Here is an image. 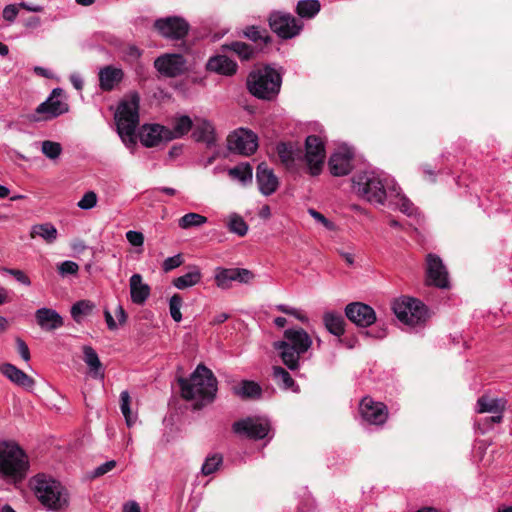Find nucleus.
I'll return each instance as SVG.
<instances>
[{"label": "nucleus", "instance_id": "f257e3e1", "mask_svg": "<svg viewBox=\"0 0 512 512\" xmlns=\"http://www.w3.org/2000/svg\"><path fill=\"white\" fill-rule=\"evenodd\" d=\"M181 396L194 401V408L201 409L212 403L216 398L218 381L213 372L204 364L197 365L189 378L178 379Z\"/></svg>", "mask_w": 512, "mask_h": 512}, {"label": "nucleus", "instance_id": "f03ea898", "mask_svg": "<svg viewBox=\"0 0 512 512\" xmlns=\"http://www.w3.org/2000/svg\"><path fill=\"white\" fill-rule=\"evenodd\" d=\"M30 487L37 500L48 511L61 512L69 504L66 488L50 475L36 474L30 480Z\"/></svg>", "mask_w": 512, "mask_h": 512}, {"label": "nucleus", "instance_id": "7ed1b4c3", "mask_svg": "<svg viewBox=\"0 0 512 512\" xmlns=\"http://www.w3.org/2000/svg\"><path fill=\"white\" fill-rule=\"evenodd\" d=\"M353 190L364 200L373 204H384L388 194L396 193L393 181L375 171H364L356 174L353 179Z\"/></svg>", "mask_w": 512, "mask_h": 512}, {"label": "nucleus", "instance_id": "20e7f679", "mask_svg": "<svg viewBox=\"0 0 512 512\" xmlns=\"http://www.w3.org/2000/svg\"><path fill=\"white\" fill-rule=\"evenodd\" d=\"M30 467L25 451L15 442H0V477L6 482H22Z\"/></svg>", "mask_w": 512, "mask_h": 512}, {"label": "nucleus", "instance_id": "39448f33", "mask_svg": "<svg viewBox=\"0 0 512 512\" xmlns=\"http://www.w3.org/2000/svg\"><path fill=\"white\" fill-rule=\"evenodd\" d=\"M281 84V75L269 65L252 70L247 77L248 91L262 100L275 99L280 92Z\"/></svg>", "mask_w": 512, "mask_h": 512}, {"label": "nucleus", "instance_id": "423d86ee", "mask_svg": "<svg viewBox=\"0 0 512 512\" xmlns=\"http://www.w3.org/2000/svg\"><path fill=\"white\" fill-rule=\"evenodd\" d=\"M139 96L133 94L129 100L120 102L115 113L117 132L122 141L135 144V131L139 124Z\"/></svg>", "mask_w": 512, "mask_h": 512}, {"label": "nucleus", "instance_id": "0eeeda50", "mask_svg": "<svg viewBox=\"0 0 512 512\" xmlns=\"http://www.w3.org/2000/svg\"><path fill=\"white\" fill-rule=\"evenodd\" d=\"M393 311L402 323L415 327L428 319V310L423 302L412 297H401L393 303Z\"/></svg>", "mask_w": 512, "mask_h": 512}, {"label": "nucleus", "instance_id": "6e6552de", "mask_svg": "<svg viewBox=\"0 0 512 512\" xmlns=\"http://www.w3.org/2000/svg\"><path fill=\"white\" fill-rule=\"evenodd\" d=\"M271 30L282 39H291L297 36L303 28L302 21L285 12L275 11L269 15Z\"/></svg>", "mask_w": 512, "mask_h": 512}, {"label": "nucleus", "instance_id": "1a4fd4ad", "mask_svg": "<svg viewBox=\"0 0 512 512\" xmlns=\"http://www.w3.org/2000/svg\"><path fill=\"white\" fill-rule=\"evenodd\" d=\"M258 148L257 135L245 128L231 132L227 137V149L235 154L250 156Z\"/></svg>", "mask_w": 512, "mask_h": 512}, {"label": "nucleus", "instance_id": "9d476101", "mask_svg": "<svg viewBox=\"0 0 512 512\" xmlns=\"http://www.w3.org/2000/svg\"><path fill=\"white\" fill-rule=\"evenodd\" d=\"M61 94L62 89H53L50 96L36 108L32 120L47 121L68 112V104L59 99Z\"/></svg>", "mask_w": 512, "mask_h": 512}, {"label": "nucleus", "instance_id": "9b49d317", "mask_svg": "<svg viewBox=\"0 0 512 512\" xmlns=\"http://www.w3.org/2000/svg\"><path fill=\"white\" fill-rule=\"evenodd\" d=\"M305 161L312 176H317L322 170L325 158V144L319 136L309 135L305 140Z\"/></svg>", "mask_w": 512, "mask_h": 512}, {"label": "nucleus", "instance_id": "f8f14e48", "mask_svg": "<svg viewBox=\"0 0 512 512\" xmlns=\"http://www.w3.org/2000/svg\"><path fill=\"white\" fill-rule=\"evenodd\" d=\"M232 430L239 436L260 440L268 435L270 425L267 420L256 417H246L234 422Z\"/></svg>", "mask_w": 512, "mask_h": 512}, {"label": "nucleus", "instance_id": "ddd939ff", "mask_svg": "<svg viewBox=\"0 0 512 512\" xmlns=\"http://www.w3.org/2000/svg\"><path fill=\"white\" fill-rule=\"evenodd\" d=\"M154 27L162 37L170 40H180L188 34L190 26L182 17L169 16L157 19L154 22Z\"/></svg>", "mask_w": 512, "mask_h": 512}, {"label": "nucleus", "instance_id": "4468645a", "mask_svg": "<svg viewBox=\"0 0 512 512\" xmlns=\"http://www.w3.org/2000/svg\"><path fill=\"white\" fill-rule=\"evenodd\" d=\"M254 278L252 271L245 268H223L215 269L214 280L218 288L226 290L231 288L232 282L249 283Z\"/></svg>", "mask_w": 512, "mask_h": 512}, {"label": "nucleus", "instance_id": "2eb2a0df", "mask_svg": "<svg viewBox=\"0 0 512 512\" xmlns=\"http://www.w3.org/2000/svg\"><path fill=\"white\" fill-rule=\"evenodd\" d=\"M427 283L440 289L449 287L448 271L442 259L433 253L426 256Z\"/></svg>", "mask_w": 512, "mask_h": 512}, {"label": "nucleus", "instance_id": "dca6fc26", "mask_svg": "<svg viewBox=\"0 0 512 512\" xmlns=\"http://www.w3.org/2000/svg\"><path fill=\"white\" fill-rule=\"evenodd\" d=\"M155 69L163 76L177 77L186 71V60L178 53H166L154 60Z\"/></svg>", "mask_w": 512, "mask_h": 512}, {"label": "nucleus", "instance_id": "f3484780", "mask_svg": "<svg viewBox=\"0 0 512 512\" xmlns=\"http://www.w3.org/2000/svg\"><path fill=\"white\" fill-rule=\"evenodd\" d=\"M345 316L358 327H369L377 320L374 309L362 302H352L345 307Z\"/></svg>", "mask_w": 512, "mask_h": 512}, {"label": "nucleus", "instance_id": "a211bd4d", "mask_svg": "<svg viewBox=\"0 0 512 512\" xmlns=\"http://www.w3.org/2000/svg\"><path fill=\"white\" fill-rule=\"evenodd\" d=\"M359 411L363 420L372 425H382L388 417L386 405L376 402L370 397H364L361 400Z\"/></svg>", "mask_w": 512, "mask_h": 512}, {"label": "nucleus", "instance_id": "6ab92c4d", "mask_svg": "<svg viewBox=\"0 0 512 512\" xmlns=\"http://www.w3.org/2000/svg\"><path fill=\"white\" fill-rule=\"evenodd\" d=\"M256 182L258 189L264 196H270L275 193L279 187L278 177L273 169L269 168L264 162L260 163L256 169Z\"/></svg>", "mask_w": 512, "mask_h": 512}, {"label": "nucleus", "instance_id": "aec40b11", "mask_svg": "<svg viewBox=\"0 0 512 512\" xmlns=\"http://www.w3.org/2000/svg\"><path fill=\"white\" fill-rule=\"evenodd\" d=\"M353 157V152L346 148L333 153L328 162L331 174L337 177L348 175L353 169Z\"/></svg>", "mask_w": 512, "mask_h": 512}, {"label": "nucleus", "instance_id": "412c9836", "mask_svg": "<svg viewBox=\"0 0 512 512\" xmlns=\"http://www.w3.org/2000/svg\"><path fill=\"white\" fill-rule=\"evenodd\" d=\"M192 137L196 142L205 143L207 148L217 146L218 138L215 126L207 119H196Z\"/></svg>", "mask_w": 512, "mask_h": 512}, {"label": "nucleus", "instance_id": "4be33fe9", "mask_svg": "<svg viewBox=\"0 0 512 512\" xmlns=\"http://www.w3.org/2000/svg\"><path fill=\"white\" fill-rule=\"evenodd\" d=\"M167 127L160 124H145L142 126L139 136L142 145L155 147L162 141H168Z\"/></svg>", "mask_w": 512, "mask_h": 512}, {"label": "nucleus", "instance_id": "5701e85b", "mask_svg": "<svg viewBox=\"0 0 512 512\" xmlns=\"http://www.w3.org/2000/svg\"><path fill=\"white\" fill-rule=\"evenodd\" d=\"M99 87L102 91H112L124 78L121 68L107 65L99 71Z\"/></svg>", "mask_w": 512, "mask_h": 512}, {"label": "nucleus", "instance_id": "b1692460", "mask_svg": "<svg viewBox=\"0 0 512 512\" xmlns=\"http://www.w3.org/2000/svg\"><path fill=\"white\" fill-rule=\"evenodd\" d=\"M0 372L7 377L12 383L25 389H32L35 381L24 371L17 368L13 364L4 363L0 366Z\"/></svg>", "mask_w": 512, "mask_h": 512}, {"label": "nucleus", "instance_id": "393cba45", "mask_svg": "<svg viewBox=\"0 0 512 512\" xmlns=\"http://www.w3.org/2000/svg\"><path fill=\"white\" fill-rule=\"evenodd\" d=\"M37 324L47 331L60 328L63 325L62 316L54 309L40 308L35 313Z\"/></svg>", "mask_w": 512, "mask_h": 512}, {"label": "nucleus", "instance_id": "a878e982", "mask_svg": "<svg viewBox=\"0 0 512 512\" xmlns=\"http://www.w3.org/2000/svg\"><path fill=\"white\" fill-rule=\"evenodd\" d=\"M288 345H291L300 352H306L312 345V339L309 334L302 328L287 329L284 331V340Z\"/></svg>", "mask_w": 512, "mask_h": 512}, {"label": "nucleus", "instance_id": "bb28decb", "mask_svg": "<svg viewBox=\"0 0 512 512\" xmlns=\"http://www.w3.org/2000/svg\"><path fill=\"white\" fill-rule=\"evenodd\" d=\"M206 67L209 71L225 76H232L237 72L238 66L236 62L226 55H216L208 60Z\"/></svg>", "mask_w": 512, "mask_h": 512}, {"label": "nucleus", "instance_id": "cd10ccee", "mask_svg": "<svg viewBox=\"0 0 512 512\" xmlns=\"http://www.w3.org/2000/svg\"><path fill=\"white\" fill-rule=\"evenodd\" d=\"M130 296L131 301L137 305H142L150 296V287L148 284L143 283V278L140 274H133L130 277Z\"/></svg>", "mask_w": 512, "mask_h": 512}, {"label": "nucleus", "instance_id": "c85d7f7f", "mask_svg": "<svg viewBox=\"0 0 512 512\" xmlns=\"http://www.w3.org/2000/svg\"><path fill=\"white\" fill-rule=\"evenodd\" d=\"M275 350L279 351L282 362L290 369L296 370L299 367V358L304 352L295 349L282 341L274 343Z\"/></svg>", "mask_w": 512, "mask_h": 512}, {"label": "nucleus", "instance_id": "c756f323", "mask_svg": "<svg viewBox=\"0 0 512 512\" xmlns=\"http://www.w3.org/2000/svg\"><path fill=\"white\" fill-rule=\"evenodd\" d=\"M277 155L286 168L293 167L294 161L301 158V149L292 142H280L276 146Z\"/></svg>", "mask_w": 512, "mask_h": 512}, {"label": "nucleus", "instance_id": "7c9ffc66", "mask_svg": "<svg viewBox=\"0 0 512 512\" xmlns=\"http://www.w3.org/2000/svg\"><path fill=\"white\" fill-rule=\"evenodd\" d=\"M232 391L241 399H260L262 396L261 386L252 380H242Z\"/></svg>", "mask_w": 512, "mask_h": 512}, {"label": "nucleus", "instance_id": "2f4dec72", "mask_svg": "<svg viewBox=\"0 0 512 512\" xmlns=\"http://www.w3.org/2000/svg\"><path fill=\"white\" fill-rule=\"evenodd\" d=\"M193 128V121L187 115L176 116L173 122L172 129L167 128V140H174L182 138L187 135Z\"/></svg>", "mask_w": 512, "mask_h": 512}, {"label": "nucleus", "instance_id": "473e14b6", "mask_svg": "<svg viewBox=\"0 0 512 512\" xmlns=\"http://www.w3.org/2000/svg\"><path fill=\"white\" fill-rule=\"evenodd\" d=\"M83 361L87 364L94 378H103L104 370L95 349L89 345L82 347Z\"/></svg>", "mask_w": 512, "mask_h": 512}, {"label": "nucleus", "instance_id": "72a5a7b5", "mask_svg": "<svg viewBox=\"0 0 512 512\" xmlns=\"http://www.w3.org/2000/svg\"><path fill=\"white\" fill-rule=\"evenodd\" d=\"M325 328L333 335L340 337L345 332L344 317L335 311H327L323 315Z\"/></svg>", "mask_w": 512, "mask_h": 512}, {"label": "nucleus", "instance_id": "f704fd0d", "mask_svg": "<svg viewBox=\"0 0 512 512\" xmlns=\"http://www.w3.org/2000/svg\"><path fill=\"white\" fill-rule=\"evenodd\" d=\"M31 237H41L46 243L52 244L58 237V231L52 223H42L33 225L31 228Z\"/></svg>", "mask_w": 512, "mask_h": 512}, {"label": "nucleus", "instance_id": "c9c22d12", "mask_svg": "<svg viewBox=\"0 0 512 512\" xmlns=\"http://www.w3.org/2000/svg\"><path fill=\"white\" fill-rule=\"evenodd\" d=\"M201 278L202 273L200 269L197 266H193L187 273L175 278L173 280V285L177 289L183 290L198 284L201 281Z\"/></svg>", "mask_w": 512, "mask_h": 512}, {"label": "nucleus", "instance_id": "e433bc0d", "mask_svg": "<svg viewBox=\"0 0 512 512\" xmlns=\"http://www.w3.org/2000/svg\"><path fill=\"white\" fill-rule=\"evenodd\" d=\"M273 378L277 385L284 390H292L294 392H298V386L296 385L294 379L291 377L288 371H286L281 366L273 367Z\"/></svg>", "mask_w": 512, "mask_h": 512}, {"label": "nucleus", "instance_id": "4c0bfd02", "mask_svg": "<svg viewBox=\"0 0 512 512\" xmlns=\"http://www.w3.org/2000/svg\"><path fill=\"white\" fill-rule=\"evenodd\" d=\"M505 406V401L502 399L490 398L488 396H482L477 401V412L478 413H502Z\"/></svg>", "mask_w": 512, "mask_h": 512}, {"label": "nucleus", "instance_id": "58836bf2", "mask_svg": "<svg viewBox=\"0 0 512 512\" xmlns=\"http://www.w3.org/2000/svg\"><path fill=\"white\" fill-rule=\"evenodd\" d=\"M223 49L233 52L243 61L250 60L255 53V50L251 45L240 41L225 44L223 45Z\"/></svg>", "mask_w": 512, "mask_h": 512}, {"label": "nucleus", "instance_id": "ea45409f", "mask_svg": "<svg viewBox=\"0 0 512 512\" xmlns=\"http://www.w3.org/2000/svg\"><path fill=\"white\" fill-rule=\"evenodd\" d=\"M252 166L249 163H241L228 170V174L231 178L240 181L243 184L252 181Z\"/></svg>", "mask_w": 512, "mask_h": 512}, {"label": "nucleus", "instance_id": "a19ab883", "mask_svg": "<svg viewBox=\"0 0 512 512\" xmlns=\"http://www.w3.org/2000/svg\"><path fill=\"white\" fill-rule=\"evenodd\" d=\"M320 7L321 5L318 0H300L296 11L302 18H313L320 11Z\"/></svg>", "mask_w": 512, "mask_h": 512}, {"label": "nucleus", "instance_id": "79ce46f5", "mask_svg": "<svg viewBox=\"0 0 512 512\" xmlns=\"http://www.w3.org/2000/svg\"><path fill=\"white\" fill-rule=\"evenodd\" d=\"M227 227L231 233L243 237L248 232V225L240 215L233 213L229 216Z\"/></svg>", "mask_w": 512, "mask_h": 512}, {"label": "nucleus", "instance_id": "37998d69", "mask_svg": "<svg viewBox=\"0 0 512 512\" xmlns=\"http://www.w3.org/2000/svg\"><path fill=\"white\" fill-rule=\"evenodd\" d=\"M243 33L245 37L253 42L262 41L263 43L268 44L272 41L268 31L258 26H248Z\"/></svg>", "mask_w": 512, "mask_h": 512}, {"label": "nucleus", "instance_id": "c03bdc74", "mask_svg": "<svg viewBox=\"0 0 512 512\" xmlns=\"http://www.w3.org/2000/svg\"><path fill=\"white\" fill-rule=\"evenodd\" d=\"M94 309V304L89 300L77 301L71 307V316L76 322H80L82 316L89 315Z\"/></svg>", "mask_w": 512, "mask_h": 512}, {"label": "nucleus", "instance_id": "a18cd8bd", "mask_svg": "<svg viewBox=\"0 0 512 512\" xmlns=\"http://www.w3.org/2000/svg\"><path fill=\"white\" fill-rule=\"evenodd\" d=\"M207 222V218L198 213H187L178 220V225L182 229L198 227Z\"/></svg>", "mask_w": 512, "mask_h": 512}, {"label": "nucleus", "instance_id": "49530a36", "mask_svg": "<svg viewBox=\"0 0 512 512\" xmlns=\"http://www.w3.org/2000/svg\"><path fill=\"white\" fill-rule=\"evenodd\" d=\"M41 151L47 158L54 160L60 156L62 147L58 142L46 140L42 142Z\"/></svg>", "mask_w": 512, "mask_h": 512}, {"label": "nucleus", "instance_id": "de8ad7c7", "mask_svg": "<svg viewBox=\"0 0 512 512\" xmlns=\"http://www.w3.org/2000/svg\"><path fill=\"white\" fill-rule=\"evenodd\" d=\"M130 402L131 398L128 391H122L120 394V409L129 427L134 423L130 410Z\"/></svg>", "mask_w": 512, "mask_h": 512}, {"label": "nucleus", "instance_id": "09e8293b", "mask_svg": "<svg viewBox=\"0 0 512 512\" xmlns=\"http://www.w3.org/2000/svg\"><path fill=\"white\" fill-rule=\"evenodd\" d=\"M222 460L223 459L220 454H214L207 457L201 468L202 473L204 475H210L214 473L222 464Z\"/></svg>", "mask_w": 512, "mask_h": 512}, {"label": "nucleus", "instance_id": "8fccbe9b", "mask_svg": "<svg viewBox=\"0 0 512 512\" xmlns=\"http://www.w3.org/2000/svg\"><path fill=\"white\" fill-rule=\"evenodd\" d=\"M182 303L183 299L179 294H174L169 300L170 315L175 322H180L182 320V314L180 311Z\"/></svg>", "mask_w": 512, "mask_h": 512}, {"label": "nucleus", "instance_id": "3c124183", "mask_svg": "<svg viewBox=\"0 0 512 512\" xmlns=\"http://www.w3.org/2000/svg\"><path fill=\"white\" fill-rule=\"evenodd\" d=\"M97 204V195L94 191L86 192L79 200L77 206L82 210H90Z\"/></svg>", "mask_w": 512, "mask_h": 512}, {"label": "nucleus", "instance_id": "603ef678", "mask_svg": "<svg viewBox=\"0 0 512 512\" xmlns=\"http://www.w3.org/2000/svg\"><path fill=\"white\" fill-rule=\"evenodd\" d=\"M79 270V266L76 262L66 260L59 264L58 272L60 275H75Z\"/></svg>", "mask_w": 512, "mask_h": 512}, {"label": "nucleus", "instance_id": "864d4df0", "mask_svg": "<svg viewBox=\"0 0 512 512\" xmlns=\"http://www.w3.org/2000/svg\"><path fill=\"white\" fill-rule=\"evenodd\" d=\"M183 263V258L181 254L174 255L172 257H168L163 261L162 269L164 272H169Z\"/></svg>", "mask_w": 512, "mask_h": 512}, {"label": "nucleus", "instance_id": "5fc2aeb1", "mask_svg": "<svg viewBox=\"0 0 512 512\" xmlns=\"http://www.w3.org/2000/svg\"><path fill=\"white\" fill-rule=\"evenodd\" d=\"M4 271L6 273L10 274L11 276H13L15 278V280L18 281L19 283H21L25 286L31 285L30 278L22 270L5 268Z\"/></svg>", "mask_w": 512, "mask_h": 512}, {"label": "nucleus", "instance_id": "6e6d98bb", "mask_svg": "<svg viewBox=\"0 0 512 512\" xmlns=\"http://www.w3.org/2000/svg\"><path fill=\"white\" fill-rule=\"evenodd\" d=\"M126 239L135 247H142L144 244V235L139 231L130 230L126 232Z\"/></svg>", "mask_w": 512, "mask_h": 512}, {"label": "nucleus", "instance_id": "4d7b16f0", "mask_svg": "<svg viewBox=\"0 0 512 512\" xmlns=\"http://www.w3.org/2000/svg\"><path fill=\"white\" fill-rule=\"evenodd\" d=\"M18 7L16 4L6 5L2 12L3 18L9 23L14 22L19 12Z\"/></svg>", "mask_w": 512, "mask_h": 512}, {"label": "nucleus", "instance_id": "13d9d810", "mask_svg": "<svg viewBox=\"0 0 512 512\" xmlns=\"http://www.w3.org/2000/svg\"><path fill=\"white\" fill-rule=\"evenodd\" d=\"M309 214L319 223H321L326 229L333 230L335 228V225L333 222H331L329 219H327L323 214L320 212L309 209Z\"/></svg>", "mask_w": 512, "mask_h": 512}, {"label": "nucleus", "instance_id": "bf43d9fd", "mask_svg": "<svg viewBox=\"0 0 512 512\" xmlns=\"http://www.w3.org/2000/svg\"><path fill=\"white\" fill-rule=\"evenodd\" d=\"M276 309L278 311L284 313V314L292 315V316L296 317L297 319H299L302 322L307 320V318L304 315L300 314L297 309L289 307V306H287L285 304L277 305Z\"/></svg>", "mask_w": 512, "mask_h": 512}, {"label": "nucleus", "instance_id": "052dcab7", "mask_svg": "<svg viewBox=\"0 0 512 512\" xmlns=\"http://www.w3.org/2000/svg\"><path fill=\"white\" fill-rule=\"evenodd\" d=\"M276 309L278 311L284 313V314L292 315V316L296 317L297 319H299L302 322L307 320V318L304 315L300 314L297 309L289 307V306H287L285 304L277 305Z\"/></svg>", "mask_w": 512, "mask_h": 512}, {"label": "nucleus", "instance_id": "680f3d73", "mask_svg": "<svg viewBox=\"0 0 512 512\" xmlns=\"http://www.w3.org/2000/svg\"><path fill=\"white\" fill-rule=\"evenodd\" d=\"M115 467H116L115 460L107 461L95 468V470L93 472V476L94 477L102 476V475L108 473L109 471H111L112 469H114Z\"/></svg>", "mask_w": 512, "mask_h": 512}, {"label": "nucleus", "instance_id": "e2e57ef3", "mask_svg": "<svg viewBox=\"0 0 512 512\" xmlns=\"http://www.w3.org/2000/svg\"><path fill=\"white\" fill-rule=\"evenodd\" d=\"M15 342H16V347H17L18 353L20 354L21 358L26 362L29 361L30 360V351H29L27 344L20 337H17Z\"/></svg>", "mask_w": 512, "mask_h": 512}, {"label": "nucleus", "instance_id": "0e129e2a", "mask_svg": "<svg viewBox=\"0 0 512 512\" xmlns=\"http://www.w3.org/2000/svg\"><path fill=\"white\" fill-rule=\"evenodd\" d=\"M28 29H36L41 25V19L38 16H31L23 22Z\"/></svg>", "mask_w": 512, "mask_h": 512}, {"label": "nucleus", "instance_id": "69168bd1", "mask_svg": "<svg viewBox=\"0 0 512 512\" xmlns=\"http://www.w3.org/2000/svg\"><path fill=\"white\" fill-rule=\"evenodd\" d=\"M400 210L407 215H412V213L414 211V207H413V204L407 198L402 197L401 204H400Z\"/></svg>", "mask_w": 512, "mask_h": 512}, {"label": "nucleus", "instance_id": "338daca9", "mask_svg": "<svg viewBox=\"0 0 512 512\" xmlns=\"http://www.w3.org/2000/svg\"><path fill=\"white\" fill-rule=\"evenodd\" d=\"M125 53L134 60L140 58L142 55V51L135 45L128 46Z\"/></svg>", "mask_w": 512, "mask_h": 512}, {"label": "nucleus", "instance_id": "774afa93", "mask_svg": "<svg viewBox=\"0 0 512 512\" xmlns=\"http://www.w3.org/2000/svg\"><path fill=\"white\" fill-rule=\"evenodd\" d=\"M123 512H141V511H140V506L137 502L129 501L124 504Z\"/></svg>", "mask_w": 512, "mask_h": 512}]
</instances>
